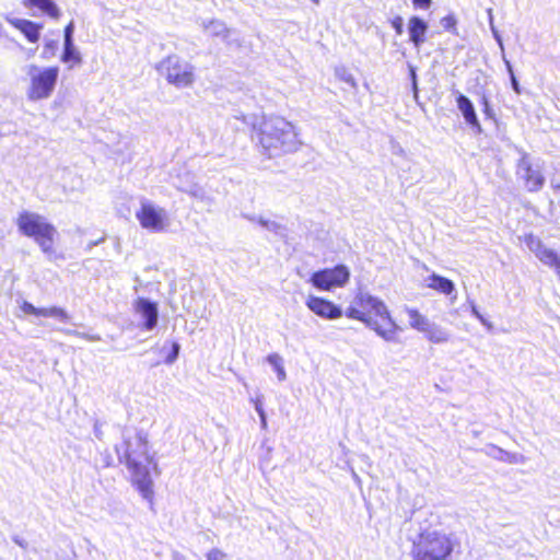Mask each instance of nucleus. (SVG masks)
<instances>
[{
    "instance_id": "28",
    "label": "nucleus",
    "mask_w": 560,
    "mask_h": 560,
    "mask_svg": "<svg viewBox=\"0 0 560 560\" xmlns=\"http://www.w3.org/2000/svg\"><path fill=\"white\" fill-rule=\"evenodd\" d=\"M415 8L429 9L432 4V0H412Z\"/></svg>"
},
{
    "instance_id": "4",
    "label": "nucleus",
    "mask_w": 560,
    "mask_h": 560,
    "mask_svg": "<svg viewBox=\"0 0 560 560\" xmlns=\"http://www.w3.org/2000/svg\"><path fill=\"white\" fill-rule=\"evenodd\" d=\"M458 542L451 535L438 529H423L411 541L412 560H448Z\"/></svg>"
},
{
    "instance_id": "6",
    "label": "nucleus",
    "mask_w": 560,
    "mask_h": 560,
    "mask_svg": "<svg viewBox=\"0 0 560 560\" xmlns=\"http://www.w3.org/2000/svg\"><path fill=\"white\" fill-rule=\"evenodd\" d=\"M30 84L26 91L30 101H40L51 96L59 77L57 66L39 68L32 65L28 68Z\"/></svg>"
},
{
    "instance_id": "12",
    "label": "nucleus",
    "mask_w": 560,
    "mask_h": 560,
    "mask_svg": "<svg viewBox=\"0 0 560 560\" xmlns=\"http://www.w3.org/2000/svg\"><path fill=\"white\" fill-rule=\"evenodd\" d=\"M409 322L412 328L425 332L428 338L434 342H440L445 340V337L442 336L441 331L433 328L428 318L422 315L418 310L411 308L407 312Z\"/></svg>"
},
{
    "instance_id": "14",
    "label": "nucleus",
    "mask_w": 560,
    "mask_h": 560,
    "mask_svg": "<svg viewBox=\"0 0 560 560\" xmlns=\"http://www.w3.org/2000/svg\"><path fill=\"white\" fill-rule=\"evenodd\" d=\"M428 28L427 22L419 16L413 15L408 20L409 40L416 48L425 42Z\"/></svg>"
},
{
    "instance_id": "17",
    "label": "nucleus",
    "mask_w": 560,
    "mask_h": 560,
    "mask_svg": "<svg viewBox=\"0 0 560 560\" xmlns=\"http://www.w3.org/2000/svg\"><path fill=\"white\" fill-rule=\"evenodd\" d=\"M456 104H457L458 109L462 112L465 121L471 128L480 130L481 126H480V122L478 120L477 114L475 112L474 105L470 102V100L467 96L459 94L456 97Z\"/></svg>"
},
{
    "instance_id": "2",
    "label": "nucleus",
    "mask_w": 560,
    "mask_h": 560,
    "mask_svg": "<svg viewBox=\"0 0 560 560\" xmlns=\"http://www.w3.org/2000/svg\"><path fill=\"white\" fill-rule=\"evenodd\" d=\"M345 315L349 319L364 323L386 340L394 339L398 330V326L392 319L385 303L364 292L355 294Z\"/></svg>"
},
{
    "instance_id": "9",
    "label": "nucleus",
    "mask_w": 560,
    "mask_h": 560,
    "mask_svg": "<svg viewBox=\"0 0 560 560\" xmlns=\"http://www.w3.org/2000/svg\"><path fill=\"white\" fill-rule=\"evenodd\" d=\"M136 218L142 229L151 232H163L168 224L166 211L151 202H142Z\"/></svg>"
},
{
    "instance_id": "1",
    "label": "nucleus",
    "mask_w": 560,
    "mask_h": 560,
    "mask_svg": "<svg viewBox=\"0 0 560 560\" xmlns=\"http://www.w3.org/2000/svg\"><path fill=\"white\" fill-rule=\"evenodd\" d=\"M115 452L120 464L129 471V482L149 503H153V477L161 475V468L155 454L151 452L149 435L139 430L122 438L115 445Z\"/></svg>"
},
{
    "instance_id": "33",
    "label": "nucleus",
    "mask_w": 560,
    "mask_h": 560,
    "mask_svg": "<svg viewBox=\"0 0 560 560\" xmlns=\"http://www.w3.org/2000/svg\"><path fill=\"white\" fill-rule=\"evenodd\" d=\"M312 1L315 2V3H318L319 0H312Z\"/></svg>"
},
{
    "instance_id": "7",
    "label": "nucleus",
    "mask_w": 560,
    "mask_h": 560,
    "mask_svg": "<svg viewBox=\"0 0 560 560\" xmlns=\"http://www.w3.org/2000/svg\"><path fill=\"white\" fill-rule=\"evenodd\" d=\"M156 69L170 84L177 88L189 86L195 81L194 67L175 55L162 59Z\"/></svg>"
},
{
    "instance_id": "21",
    "label": "nucleus",
    "mask_w": 560,
    "mask_h": 560,
    "mask_svg": "<svg viewBox=\"0 0 560 560\" xmlns=\"http://www.w3.org/2000/svg\"><path fill=\"white\" fill-rule=\"evenodd\" d=\"M61 60L69 63L70 67H74L81 63L80 54L73 48L72 44H65V49L61 56Z\"/></svg>"
},
{
    "instance_id": "10",
    "label": "nucleus",
    "mask_w": 560,
    "mask_h": 560,
    "mask_svg": "<svg viewBox=\"0 0 560 560\" xmlns=\"http://www.w3.org/2000/svg\"><path fill=\"white\" fill-rule=\"evenodd\" d=\"M305 305L312 313L324 319L334 320L342 316V310L338 305L322 296L310 295Z\"/></svg>"
},
{
    "instance_id": "16",
    "label": "nucleus",
    "mask_w": 560,
    "mask_h": 560,
    "mask_svg": "<svg viewBox=\"0 0 560 560\" xmlns=\"http://www.w3.org/2000/svg\"><path fill=\"white\" fill-rule=\"evenodd\" d=\"M28 9H37L43 15L58 21L61 18V10L54 0H23Z\"/></svg>"
},
{
    "instance_id": "19",
    "label": "nucleus",
    "mask_w": 560,
    "mask_h": 560,
    "mask_svg": "<svg viewBox=\"0 0 560 560\" xmlns=\"http://www.w3.org/2000/svg\"><path fill=\"white\" fill-rule=\"evenodd\" d=\"M427 287L444 295H451L455 291V284L452 280L436 273L427 278Z\"/></svg>"
},
{
    "instance_id": "22",
    "label": "nucleus",
    "mask_w": 560,
    "mask_h": 560,
    "mask_svg": "<svg viewBox=\"0 0 560 560\" xmlns=\"http://www.w3.org/2000/svg\"><path fill=\"white\" fill-rule=\"evenodd\" d=\"M178 352H179V345L176 341H172L170 352L165 357V362L168 364L173 363L177 359Z\"/></svg>"
},
{
    "instance_id": "3",
    "label": "nucleus",
    "mask_w": 560,
    "mask_h": 560,
    "mask_svg": "<svg viewBox=\"0 0 560 560\" xmlns=\"http://www.w3.org/2000/svg\"><path fill=\"white\" fill-rule=\"evenodd\" d=\"M258 142L268 158L293 152L299 147L293 125L279 117L266 119L260 124Z\"/></svg>"
},
{
    "instance_id": "32",
    "label": "nucleus",
    "mask_w": 560,
    "mask_h": 560,
    "mask_svg": "<svg viewBox=\"0 0 560 560\" xmlns=\"http://www.w3.org/2000/svg\"><path fill=\"white\" fill-rule=\"evenodd\" d=\"M276 358H277L276 355H275V357H270V358H269V361H271V362H272V361H273V359H276Z\"/></svg>"
},
{
    "instance_id": "30",
    "label": "nucleus",
    "mask_w": 560,
    "mask_h": 560,
    "mask_svg": "<svg viewBox=\"0 0 560 560\" xmlns=\"http://www.w3.org/2000/svg\"><path fill=\"white\" fill-rule=\"evenodd\" d=\"M513 86H514V88H515V90L517 91V84H516L515 79H513Z\"/></svg>"
},
{
    "instance_id": "15",
    "label": "nucleus",
    "mask_w": 560,
    "mask_h": 560,
    "mask_svg": "<svg viewBox=\"0 0 560 560\" xmlns=\"http://www.w3.org/2000/svg\"><path fill=\"white\" fill-rule=\"evenodd\" d=\"M136 311L145 319L144 328L153 329L158 324V307L154 302L139 298L135 303Z\"/></svg>"
},
{
    "instance_id": "31",
    "label": "nucleus",
    "mask_w": 560,
    "mask_h": 560,
    "mask_svg": "<svg viewBox=\"0 0 560 560\" xmlns=\"http://www.w3.org/2000/svg\"><path fill=\"white\" fill-rule=\"evenodd\" d=\"M258 411L260 413V417L264 419V412H262L261 408H258Z\"/></svg>"
},
{
    "instance_id": "26",
    "label": "nucleus",
    "mask_w": 560,
    "mask_h": 560,
    "mask_svg": "<svg viewBox=\"0 0 560 560\" xmlns=\"http://www.w3.org/2000/svg\"><path fill=\"white\" fill-rule=\"evenodd\" d=\"M36 308L33 304H31L30 302L27 301H24L22 304H21V310L27 314V315H33L35 316L36 315Z\"/></svg>"
},
{
    "instance_id": "13",
    "label": "nucleus",
    "mask_w": 560,
    "mask_h": 560,
    "mask_svg": "<svg viewBox=\"0 0 560 560\" xmlns=\"http://www.w3.org/2000/svg\"><path fill=\"white\" fill-rule=\"evenodd\" d=\"M10 25L18 30L27 39L28 43L36 44L40 39L43 30L42 23H36L26 19H10Z\"/></svg>"
},
{
    "instance_id": "25",
    "label": "nucleus",
    "mask_w": 560,
    "mask_h": 560,
    "mask_svg": "<svg viewBox=\"0 0 560 560\" xmlns=\"http://www.w3.org/2000/svg\"><path fill=\"white\" fill-rule=\"evenodd\" d=\"M481 104H482V112H483L485 116L488 118H493V116H494L493 110L490 106V102L487 96H482Z\"/></svg>"
},
{
    "instance_id": "23",
    "label": "nucleus",
    "mask_w": 560,
    "mask_h": 560,
    "mask_svg": "<svg viewBox=\"0 0 560 560\" xmlns=\"http://www.w3.org/2000/svg\"><path fill=\"white\" fill-rule=\"evenodd\" d=\"M226 557V553L218 548H212L206 552V560H224Z\"/></svg>"
},
{
    "instance_id": "18",
    "label": "nucleus",
    "mask_w": 560,
    "mask_h": 560,
    "mask_svg": "<svg viewBox=\"0 0 560 560\" xmlns=\"http://www.w3.org/2000/svg\"><path fill=\"white\" fill-rule=\"evenodd\" d=\"M523 170V180L527 190L530 192L539 191L545 184L544 175L538 170L534 168L529 163H526Z\"/></svg>"
},
{
    "instance_id": "24",
    "label": "nucleus",
    "mask_w": 560,
    "mask_h": 560,
    "mask_svg": "<svg viewBox=\"0 0 560 560\" xmlns=\"http://www.w3.org/2000/svg\"><path fill=\"white\" fill-rule=\"evenodd\" d=\"M390 25L394 28L396 35H401L404 32L402 18L397 15L390 20Z\"/></svg>"
},
{
    "instance_id": "8",
    "label": "nucleus",
    "mask_w": 560,
    "mask_h": 560,
    "mask_svg": "<svg viewBox=\"0 0 560 560\" xmlns=\"http://www.w3.org/2000/svg\"><path fill=\"white\" fill-rule=\"evenodd\" d=\"M350 280V270L346 265L339 264L331 268H323L313 272L310 282L320 291H332L343 288Z\"/></svg>"
},
{
    "instance_id": "11",
    "label": "nucleus",
    "mask_w": 560,
    "mask_h": 560,
    "mask_svg": "<svg viewBox=\"0 0 560 560\" xmlns=\"http://www.w3.org/2000/svg\"><path fill=\"white\" fill-rule=\"evenodd\" d=\"M527 246L535 253L536 257L545 265L553 268L558 277H560V255L553 249L544 246L540 240L529 234L525 236Z\"/></svg>"
},
{
    "instance_id": "27",
    "label": "nucleus",
    "mask_w": 560,
    "mask_h": 560,
    "mask_svg": "<svg viewBox=\"0 0 560 560\" xmlns=\"http://www.w3.org/2000/svg\"><path fill=\"white\" fill-rule=\"evenodd\" d=\"M72 31H73V24H72V22H70L65 27V44H72V39H71Z\"/></svg>"
},
{
    "instance_id": "20",
    "label": "nucleus",
    "mask_w": 560,
    "mask_h": 560,
    "mask_svg": "<svg viewBox=\"0 0 560 560\" xmlns=\"http://www.w3.org/2000/svg\"><path fill=\"white\" fill-rule=\"evenodd\" d=\"M37 317H55L62 322H67L69 319L68 313L58 306L51 307H37L36 315Z\"/></svg>"
},
{
    "instance_id": "29",
    "label": "nucleus",
    "mask_w": 560,
    "mask_h": 560,
    "mask_svg": "<svg viewBox=\"0 0 560 560\" xmlns=\"http://www.w3.org/2000/svg\"><path fill=\"white\" fill-rule=\"evenodd\" d=\"M340 79L347 83H349L350 85L352 86H355L357 83H355V80L353 79V77L351 74H341L340 75Z\"/></svg>"
},
{
    "instance_id": "5",
    "label": "nucleus",
    "mask_w": 560,
    "mask_h": 560,
    "mask_svg": "<svg viewBox=\"0 0 560 560\" xmlns=\"http://www.w3.org/2000/svg\"><path fill=\"white\" fill-rule=\"evenodd\" d=\"M19 231L32 237L44 253L54 252V243L57 236L56 228L42 215L34 212L22 211L16 219Z\"/></svg>"
}]
</instances>
